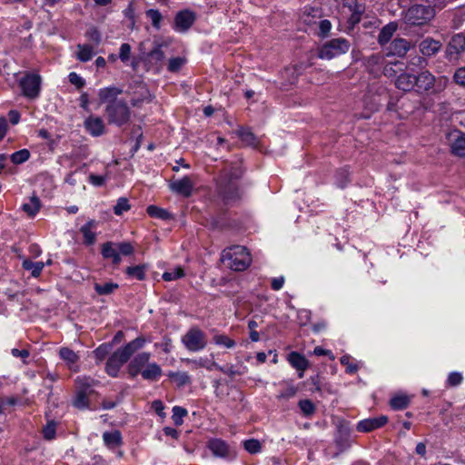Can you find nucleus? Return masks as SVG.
<instances>
[{
  "instance_id": "nucleus-1",
  "label": "nucleus",
  "mask_w": 465,
  "mask_h": 465,
  "mask_svg": "<svg viewBox=\"0 0 465 465\" xmlns=\"http://www.w3.org/2000/svg\"><path fill=\"white\" fill-rule=\"evenodd\" d=\"M123 94V89L116 86L101 88L98 97L101 104H106L104 113L109 124L123 126L131 119V110L124 99L118 96Z\"/></svg>"
},
{
  "instance_id": "nucleus-2",
  "label": "nucleus",
  "mask_w": 465,
  "mask_h": 465,
  "mask_svg": "<svg viewBox=\"0 0 465 465\" xmlns=\"http://www.w3.org/2000/svg\"><path fill=\"white\" fill-rule=\"evenodd\" d=\"M145 344V340L143 337H138L130 342H128L124 347L118 349L114 354L107 360L105 370L106 372L112 376L115 377L118 374L121 367L128 361L130 357L139 349H142Z\"/></svg>"
},
{
  "instance_id": "nucleus-3",
  "label": "nucleus",
  "mask_w": 465,
  "mask_h": 465,
  "mask_svg": "<svg viewBox=\"0 0 465 465\" xmlns=\"http://www.w3.org/2000/svg\"><path fill=\"white\" fill-rule=\"evenodd\" d=\"M251 255L244 246L234 245L223 251L221 262L235 272L244 271L251 263Z\"/></svg>"
},
{
  "instance_id": "nucleus-4",
  "label": "nucleus",
  "mask_w": 465,
  "mask_h": 465,
  "mask_svg": "<svg viewBox=\"0 0 465 465\" xmlns=\"http://www.w3.org/2000/svg\"><path fill=\"white\" fill-rule=\"evenodd\" d=\"M239 177V173L233 168L223 171L218 181V186L224 198L233 200L238 197L237 180Z\"/></svg>"
},
{
  "instance_id": "nucleus-5",
  "label": "nucleus",
  "mask_w": 465,
  "mask_h": 465,
  "mask_svg": "<svg viewBox=\"0 0 465 465\" xmlns=\"http://www.w3.org/2000/svg\"><path fill=\"white\" fill-rule=\"evenodd\" d=\"M96 381L90 377H77L75 380L76 394L74 400V406L77 409H87L89 407V396L94 392V386Z\"/></svg>"
},
{
  "instance_id": "nucleus-6",
  "label": "nucleus",
  "mask_w": 465,
  "mask_h": 465,
  "mask_svg": "<svg viewBox=\"0 0 465 465\" xmlns=\"http://www.w3.org/2000/svg\"><path fill=\"white\" fill-rule=\"evenodd\" d=\"M351 44L345 38H335L326 42L320 49L318 56L321 59L331 60L334 57L346 54Z\"/></svg>"
},
{
  "instance_id": "nucleus-7",
  "label": "nucleus",
  "mask_w": 465,
  "mask_h": 465,
  "mask_svg": "<svg viewBox=\"0 0 465 465\" xmlns=\"http://www.w3.org/2000/svg\"><path fill=\"white\" fill-rule=\"evenodd\" d=\"M435 16V11L431 6L414 5L411 6L404 16L406 23L413 25H424Z\"/></svg>"
},
{
  "instance_id": "nucleus-8",
  "label": "nucleus",
  "mask_w": 465,
  "mask_h": 465,
  "mask_svg": "<svg viewBox=\"0 0 465 465\" xmlns=\"http://www.w3.org/2000/svg\"><path fill=\"white\" fill-rule=\"evenodd\" d=\"M363 10L358 0H342L339 7L340 19L353 26L360 22Z\"/></svg>"
},
{
  "instance_id": "nucleus-9",
  "label": "nucleus",
  "mask_w": 465,
  "mask_h": 465,
  "mask_svg": "<svg viewBox=\"0 0 465 465\" xmlns=\"http://www.w3.org/2000/svg\"><path fill=\"white\" fill-rule=\"evenodd\" d=\"M42 78L38 74L26 73L20 80L22 94L28 99H36L41 91Z\"/></svg>"
},
{
  "instance_id": "nucleus-10",
  "label": "nucleus",
  "mask_w": 465,
  "mask_h": 465,
  "mask_svg": "<svg viewBox=\"0 0 465 465\" xmlns=\"http://www.w3.org/2000/svg\"><path fill=\"white\" fill-rule=\"evenodd\" d=\"M184 347L193 352L203 350L207 345L206 334L197 327H193L182 337Z\"/></svg>"
},
{
  "instance_id": "nucleus-11",
  "label": "nucleus",
  "mask_w": 465,
  "mask_h": 465,
  "mask_svg": "<svg viewBox=\"0 0 465 465\" xmlns=\"http://www.w3.org/2000/svg\"><path fill=\"white\" fill-rule=\"evenodd\" d=\"M208 448L214 456L219 458L231 460L236 456L234 448L221 439L210 440L208 441Z\"/></svg>"
},
{
  "instance_id": "nucleus-12",
  "label": "nucleus",
  "mask_w": 465,
  "mask_h": 465,
  "mask_svg": "<svg viewBox=\"0 0 465 465\" xmlns=\"http://www.w3.org/2000/svg\"><path fill=\"white\" fill-rule=\"evenodd\" d=\"M196 20L194 12L184 9L178 12L174 17L173 29L179 33L187 32Z\"/></svg>"
},
{
  "instance_id": "nucleus-13",
  "label": "nucleus",
  "mask_w": 465,
  "mask_h": 465,
  "mask_svg": "<svg viewBox=\"0 0 465 465\" xmlns=\"http://www.w3.org/2000/svg\"><path fill=\"white\" fill-rule=\"evenodd\" d=\"M416 91L417 92H437L440 88H437L436 77L429 71L425 70L416 75Z\"/></svg>"
},
{
  "instance_id": "nucleus-14",
  "label": "nucleus",
  "mask_w": 465,
  "mask_h": 465,
  "mask_svg": "<svg viewBox=\"0 0 465 465\" xmlns=\"http://www.w3.org/2000/svg\"><path fill=\"white\" fill-rule=\"evenodd\" d=\"M448 141L453 154L465 157V134L455 130L448 134Z\"/></svg>"
},
{
  "instance_id": "nucleus-15",
  "label": "nucleus",
  "mask_w": 465,
  "mask_h": 465,
  "mask_svg": "<svg viewBox=\"0 0 465 465\" xmlns=\"http://www.w3.org/2000/svg\"><path fill=\"white\" fill-rule=\"evenodd\" d=\"M194 187V183L189 176H184L182 179L172 181L169 188L172 192L183 197L192 195Z\"/></svg>"
},
{
  "instance_id": "nucleus-16",
  "label": "nucleus",
  "mask_w": 465,
  "mask_h": 465,
  "mask_svg": "<svg viewBox=\"0 0 465 465\" xmlns=\"http://www.w3.org/2000/svg\"><path fill=\"white\" fill-rule=\"evenodd\" d=\"M151 353L150 352H141L138 353L129 363L128 365V372L132 377H136L138 374L146 368V366L150 363Z\"/></svg>"
},
{
  "instance_id": "nucleus-17",
  "label": "nucleus",
  "mask_w": 465,
  "mask_h": 465,
  "mask_svg": "<svg viewBox=\"0 0 465 465\" xmlns=\"http://www.w3.org/2000/svg\"><path fill=\"white\" fill-rule=\"evenodd\" d=\"M84 126L85 130L94 137L101 136L105 131V125L103 119L95 115L88 116L84 123Z\"/></svg>"
},
{
  "instance_id": "nucleus-18",
  "label": "nucleus",
  "mask_w": 465,
  "mask_h": 465,
  "mask_svg": "<svg viewBox=\"0 0 465 465\" xmlns=\"http://www.w3.org/2000/svg\"><path fill=\"white\" fill-rule=\"evenodd\" d=\"M387 421L388 418L383 415L380 417L365 419L357 424V430L361 432H370L373 430L384 426Z\"/></svg>"
},
{
  "instance_id": "nucleus-19",
  "label": "nucleus",
  "mask_w": 465,
  "mask_h": 465,
  "mask_svg": "<svg viewBox=\"0 0 465 465\" xmlns=\"http://www.w3.org/2000/svg\"><path fill=\"white\" fill-rule=\"evenodd\" d=\"M410 47L411 45L406 39L396 38L386 48V55L404 56L406 53L410 50Z\"/></svg>"
},
{
  "instance_id": "nucleus-20",
  "label": "nucleus",
  "mask_w": 465,
  "mask_h": 465,
  "mask_svg": "<svg viewBox=\"0 0 465 465\" xmlns=\"http://www.w3.org/2000/svg\"><path fill=\"white\" fill-rule=\"evenodd\" d=\"M101 253L104 259H111L114 266H118L122 262V258L119 255V251L117 249L116 242H104L102 245Z\"/></svg>"
},
{
  "instance_id": "nucleus-21",
  "label": "nucleus",
  "mask_w": 465,
  "mask_h": 465,
  "mask_svg": "<svg viewBox=\"0 0 465 465\" xmlns=\"http://www.w3.org/2000/svg\"><path fill=\"white\" fill-rule=\"evenodd\" d=\"M415 81H416V75H413L409 73H405L403 71L397 77V79L395 81V85L400 90H402L404 92H410L414 87H416Z\"/></svg>"
},
{
  "instance_id": "nucleus-22",
  "label": "nucleus",
  "mask_w": 465,
  "mask_h": 465,
  "mask_svg": "<svg viewBox=\"0 0 465 465\" xmlns=\"http://www.w3.org/2000/svg\"><path fill=\"white\" fill-rule=\"evenodd\" d=\"M288 361L293 368L300 371L299 378H302L304 371L309 366L306 358L299 352L292 351L288 355Z\"/></svg>"
},
{
  "instance_id": "nucleus-23",
  "label": "nucleus",
  "mask_w": 465,
  "mask_h": 465,
  "mask_svg": "<svg viewBox=\"0 0 465 465\" xmlns=\"http://www.w3.org/2000/svg\"><path fill=\"white\" fill-rule=\"evenodd\" d=\"M59 356L70 370H73L74 371H78L75 364L79 361V356L76 352L67 347H62L59 350Z\"/></svg>"
},
{
  "instance_id": "nucleus-24",
  "label": "nucleus",
  "mask_w": 465,
  "mask_h": 465,
  "mask_svg": "<svg viewBox=\"0 0 465 465\" xmlns=\"http://www.w3.org/2000/svg\"><path fill=\"white\" fill-rule=\"evenodd\" d=\"M441 44L432 38H426L422 40L419 45L420 51L422 54L430 56L440 51Z\"/></svg>"
},
{
  "instance_id": "nucleus-25",
  "label": "nucleus",
  "mask_w": 465,
  "mask_h": 465,
  "mask_svg": "<svg viewBox=\"0 0 465 465\" xmlns=\"http://www.w3.org/2000/svg\"><path fill=\"white\" fill-rule=\"evenodd\" d=\"M163 371L156 362H150L141 372L142 377L146 381H155L162 376Z\"/></svg>"
},
{
  "instance_id": "nucleus-26",
  "label": "nucleus",
  "mask_w": 465,
  "mask_h": 465,
  "mask_svg": "<svg viewBox=\"0 0 465 465\" xmlns=\"http://www.w3.org/2000/svg\"><path fill=\"white\" fill-rule=\"evenodd\" d=\"M104 444L109 449H115L123 444L122 435L119 430L105 431L103 433Z\"/></svg>"
},
{
  "instance_id": "nucleus-27",
  "label": "nucleus",
  "mask_w": 465,
  "mask_h": 465,
  "mask_svg": "<svg viewBox=\"0 0 465 465\" xmlns=\"http://www.w3.org/2000/svg\"><path fill=\"white\" fill-rule=\"evenodd\" d=\"M398 25L396 23H389L385 26H383L379 34L378 42L380 45H384L388 44L394 33L396 32Z\"/></svg>"
},
{
  "instance_id": "nucleus-28",
  "label": "nucleus",
  "mask_w": 465,
  "mask_h": 465,
  "mask_svg": "<svg viewBox=\"0 0 465 465\" xmlns=\"http://www.w3.org/2000/svg\"><path fill=\"white\" fill-rule=\"evenodd\" d=\"M405 70V64L401 61L388 62L383 67V74L387 77H395L398 73Z\"/></svg>"
},
{
  "instance_id": "nucleus-29",
  "label": "nucleus",
  "mask_w": 465,
  "mask_h": 465,
  "mask_svg": "<svg viewBox=\"0 0 465 465\" xmlns=\"http://www.w3.org/2000/svg\"><path fill=\"white\" fill-rule=\"evenodd\" d=\"M465 51V36L464 35L458 34L452 36L449 44V52L450 54H459Z\"/></svg>"
},
{
  "instance_id": "nucleus-30",
  "label": "nucleus",
  "mask_w": 465,
  "mask_h": 465,
  "mask_svg": "<svg viewBox=\"0 0 465 465\" xmlns=\"http://www.w3.org/2000/svg\"><path fill=\"white\" fill-rule=\"evenodd\" d=\"M45 263L43 262H32L31 260L25 259L22 263L23 269L31 272V275L35 278L38 277L43 269Z\"/></svg>"
},
{
  "instance_id": "nucleus-31",
  "label": "nucleus",
  "mask_w": 465,
  "mask_h": 465,
  "mask_svg": "<svg viewBox=\"0 0 465 465\" xmlns=\"http://www.w3.org/2000/svg\"><path fill=\"white\" fill-rule=\"evenodd\" d=\"M77 49V58L81 62L90 61L95 54L94 46L90 45H78Z\"/></svg>"
},
{
  "instance_id": "nucleus-32",
  "label": "nucleus",
  "mask_w": 465,
  "mask_h": 465,
  "mask_svg": "<svg viewBox=\"0 0 465 465\" xmlns=\"http://www.w3.org/2000/svg\"><path fill=\"white\" fill-rule=\"evenodd\" d=\"M168 377L179 387L184 386L191 382V378L185 371H170L168 373Z\"/></svg>"
},
{
  "instance_id": "nucleus-33",
  "label": "nucleus",
  "mask_w": 465,
  "mask_h": 465,
  "mask_svg": "<svg viewBox=\"0 0 465 465\" xmlns=\"http://www.w3.org/2000/svg\"><path fill=\"white\" fill-rule=\"evenodd\" d=\"M22 208L29 216L33 217L40 209V201L36 196H32L28 203L23 204Z\"/></svg>"
},
{
  "instance_id": "nucleus-34",
  "label": "nucleus",
  "mask_w": 465,
  "mask_h": 465,
  "mask_svg": "<svg viewBox=\"0 0 465 465\" xmlns=\"http://www.w3.org/2000/svg\"><path fill=\"white\" fill-rule=\"evenodd\" d=\"M238 135L246 145L255 146L257 144L256 137L250 128H241L238 130Z\"/></svg>"
},
{
  "instance_id": "nucleus-35",
  "label": "nucleus",
  "mask_w": 465,
  "mask_h": 465,
  "mask_svg": "<svg viewBox=\"0 0 465 465\" xmlns=\"http://www.w3.org/2000/svg\"><path fill=\"white\" fill-rule=\"evenodd\" d=\"M213 341L220 347L232 349L235 346V341L225 334L217 333L213 335Z\"/></svg>"
},
{
  "instance_id": "nucleus-36",
  "label": "nucleus",
  "mask_w": 465,
  "mask_h": 465,
  "mask_svg": "<svg viewBox=\"0 0 465 465\" xmlns=\"http://www.w3.org/2000/svg\"><path fill=\"white\" fill-rule=\"evenodd\" d=\"M391 406L394 410H403L408 407L410 398L405 394L395 395L391 400Z\"/></svg>"
},
{
  "instance_id": "nucleus-37",
  "label": "nucleus",
  "mask_w": 465,
  "mask_h": 465,
  "mask_svg": "<svg viewBox=\"0 0 465 465\" xmlns=\"http://www.w3.org/2000/svg\"><path fill=\"white\" fill-rule=\"evenodd\" d=\"M145 15L152 22V25L154 29L159 30L162 26V21L163 19L162 14L157 9H148L145 11Z\"/></svg>"
},
{
  "instance_id": "nucleus-38",
  "label": "nucleus",
  "mask_w": 465,
  "mask_h": 465,
  "mask_svg": "<svg viewBox=\"0 0 465 465\" xmlns=\"http://www.w3.org/2000/svg\"><path fill=\"white\" fill-rule=\"evenodd\" d=\"M119 285L114 282H105V283H94V290L99 295H108L113 293L116 289H118Z\"/></svg>"
},
{
  "instance_id": "nucleus-39",
  "label": "nucleus",
  "mask_w": 465,
  "mask_h": 465,
  "mask_svg": "<svg viewBox=\"0 0 465 465\" xmlns=\"http://www.w3.org/2000/svg\"><path fill=\"white\" fill-rule=\"evenodd\" d=\"M147 213L151 217H155L162 220H169L172 217L171 213L168 211L159 208L155 205H149L147 207Z\"/></svg>"
},
{
  "instance_id": "nucleus-40",
  "label": "nucleus",
  "mask_w": 465,
  "mask_h": 465,
  "mask_svg": "<svg viewBox=\"0 0 465 465\" xmlns=\"http://www.w3.org/2000/svg\"><path fill=\"white\" fill-rule=\"evenodd\" d=\"M125 272L130 278L142 281L145 277V265L127 267Z\"/></svg>"
},
{
  "instance_id": "nucleus-41",
  "label": "nucleus",
  "mask_w": 465,
  "mask_h": 465,
  "mask_svg": "<svg viewBox=\"0 0 465 465\" xmlns=\"http://www.w3.org/2000/svg\"><path fill=\"white\" fill-rule=\"evenodd\" d=\"M93 223V222H89L81 228L86 244H93L95 241V233L92 231Z\"/></svg>"
},
{
  "instance_id": "nucleus-42",
  "label": "nucleus",
  "mask_w": 465,
  "mask_h": 465,
  "mask_svg": "<svg viewBox=\"0 0 465 465\" xmlns=\"http://www.w3.org/2000/svg\"><path fill=\"white\" fill-rule=\"evenodd\" d=\"M188 414L186 409L180 407V406H174L173 408V416L172 419L173 420V423L177 426H180L183 422V418Z\"/></svg>"
},
{
  "instance_id": "nucleus-43",
  "label": "nucleus",
  "mask_w": 465,
  "mask_h": 465,
  "mask_svg": "<svg viewBox=\"0 0 465 465\" xmlns=\"http://www.w3.org/2000/svg\"><path fill=\"white\" fill-rule=\"evenodd\" d=\"M30 157V153L27 149H22L20 151L15 152L11 154V161L15 164H21L27 161Z\"/></svg>"
},
{
  "instance_id": "nucleus-44",
  "label": "nucleus",
  "mask_w": 465,
  "mask_h": 465,
  "mask_svg": "<svg viewBox=\"0 0 465 465\" xmlns=\"http://www.w3.org/2000/svg\"><path fill=\"white\" fill-rule=\"evenodd\" d=\"M213 368L223 372L224 374L231 376V377H234L236 375L241 374V371L238 369H236L234 366H232V365L231 366H229V365L220 366L216 362L212 361V370Z\"/></svg>"
},
{
  "instance_id": "nucleus-45",
  "label": "nucleus",
  "mask_w": 465,
  "mask_h": 465,
  "mask_svg": "<svg viewBox=\"0 0 465 465\" xmlns=\"http://www.w3.org/2000/svg\"><path fill=\"white\" fill-rule=\"evenodd\" d=\"M184 275L183 270L182 267H176L173 270L164 272L163 274V279L166 282L174 281L179 279Z\"/></svg>"
},
{
  "instance_id": "nucleus-46",
  "label": "nucleus",
  "mask_w": 465,
  "mask_h": 465,
  "mask_svg": "<svg viewBox=\"0 0 465 465\" xmlns=\"http://www.w3.org/2000/svg\"><path fill=\"white\" fill-rule=\"evenodd\" d=\"M182 361L187 363L188 365H191L193 369L205 367L210 371L212 370V362L208 364V361L203 358H200L198 360L183 359Z\"/></svg>"
},
{
  "instance_id": "nucleus-47",
  "label": "nucleus",
  "mask_w": 465,
  "mask_h": 465,
  "mask_svg": "<svg viewBox=\"0 0 465 465\" xmlns=\"http://www.w3.org/2000/svg\"><path fill=\"white\" fill-rule=\"evenodd\" d=\"M299 407L302 411V412L305 416H311L315 411V406L310 400H302L299 401Z\"/></svg>"
},
{
  "instance_id": "nucleus-48",
  "label": "nucleus",
  "mask_w": 465,
  "mask_h": 465,
  "mask_svg": "<svg viewBox=\"0 0 465 465\" xmlns=\"http://www.w3.org/2000/svg\"><path fill=\"white\" fill-rule=\"evenodd\" d=\"M119 255L129 256L134 252V246L128 242H116Z\"/></svg>"
},
{
  "instance_id": "nucleus-49",
  "label": "nucleus",
  "mask_w": 465,
  "mask_h": 465,
  "mask_svg": "<svg viewBox=\"0 0 465 465\" xmlns=\"http://www.w3.org/2000/svg\"><path fill=\"white\" fill-rule=\"evenodd\" d=\"M244 449L253 454L258 453L261 450V443L258 440L251 439L244 441Z\"/></svg>"
},
{
  "instance_id": "nucleus-50",
  "label": "nucleus",
  "mask_w": 465,
  "mask_h": 465,
  "mask_svg": "<svg viewBox=\"0 0 465 465\" xmlns=\"http://www.w3.org/2000/svg\"><path fill=\"white\" fill-rule=\"evenodd\" d=\"M130 209L129 202L126 198H120L117 201V203L114 207V213L116 215H121L124 212H126Z\"/></svg>"
},
{
  "instance_id": "nucleus-51",
  "label": "nucleus",
  "mask_w": 465,
  "mask_h": 465,
  "mask_svg": "<svg viewBox=\"0 0 465 465\" xmlns=\"http://www.w3.org/2000/svg\"><path fill=\"white\" fill-rule=\"evenodd\" d=\"M149 57L152 61H155L156 63L163 61L164 58V53L162 50V45H156L149 53Z\"/></svg>"
},
{
  "instance_id": "nucleus-52",
  "label": "nucleus",
  "mask_w": 465,
  "mask_h": 465,
  "mask_svg": "<svg viewBox=\"0 0 465 465\" xmlns=\"http://www.w3.org/2000/svg\"><path fill=\"white\" fill-rule=\"evenodd\" d=\"M131 45L127 43L122 44L119 51V58L122 62L125 63L129 60L131 55Z\"/></svg>"
},
{
  "instance_id": "nucleus-53",
  "label": "nucleus",
  "mask_w": 465,
  "mask_h": 465,
  "mask_svg": "<svg viewBox=\"0 0 465 465\" xmlns=\"http://www.w3.org/2000/svg\"><path fill=\"white\" fill-rule=\"evenodd\" d=\"M259 323L256 321L251 320L248 322L250 329V338L252 341H258L260 340V333L256 331Z\"/></svg>"
},
{
  "instance_id": "nucleus-54",
  "label": "nucleus",
  "mask_w": 465,
  "mask_h": 465,
  "mask_svg": "<svg viewBox=\"0 0 465 465\" xmlns=\"http://www.w3.org/2000/svg\"><path fill=\"white\" fill-rule=\"evenodd\" d=\"M184 64V59L182 57H173L170 59L168 64V70L171 72L178 71Z\"/></svg>"
},
{
  "instance_id": "nucleus-55",
  "label": "nucleus",
  "mask_w": 465,
  "mask_h": 465,
  "mask_svg": "<svg viewBox=\"0 0 465 465\" xmlns=\"http://www.w3.org/2000/svg\"><path fill=\"white\" fill-rule=\"evenodd\" d=\"M68 78L69 82L77 88H82L85 84V81L74 72L70 73Z\"/></svg>"
},
{
  "instance_id": "nucleus-56",
  "label": "nucleus",
  "mask_w": 465,
  "mask_h": 465,
  "mask_svg": "<svg viewBox=\"0 0 465 465\" xmlns=\"http://www.w3.org/2000/svg\"><path fill=\"white\" fill-rule=\"evenodd\" d=\"M463 377L460 372H450L448 377V384L450 386H458L462 382Z\"/></svg>"
},
{
  "instance_id": "nucleus-57",
  "label": "nucleus",
  "mask_w": 465,
  "mask_h": 465,
  "mask_svg": "<svg viewBox=\"0 0 465 465\" xmlns=\"http://www.w3.org/2000/svg\"><path fill=\"white\" fill-rule=\"evenodd\" d=\"M43 434L45 439L53 440L55 436V424L54 422H49L44 429Z\"/></svg>"
},
{
  "instance_id": "nucleus-58",
  "label": "nucleus",
  "mask_w": 465,
  "mask_h": 465,
  "mask_svg": "<svg viewBox=\"0 0 465 465\" xmlns=\"http://www.w3.org/2000/svg\"><path fill=\"white\" fill-rule=\"evenodd\" d=\"M319 29L321 36L324 37L330 33L331 29V23L326 19L322 20L319 23Z\"/></svg>"
},
{
  "instance_id": "nucleus-59",
  "label": "nucleus",
  "mask_w": 465,
  "mask_h": 465,
  "mask_svg": "<svg viewBox=\"0 0 465 465\" xmlns=\"http://www.w3.org/2000/svg\"><path fill=\"white\" fill-rule=\"evenodd\" d=\"M454 81L456 84L465 86V67L457 69L454 74Z\"/></svg>"
},
{
  "instance_id": "nucleus-60",
  "label": "nucleus",
  "mask_w": 465,
  "mask_h": 465,
  "mask_svg": "<svg viewBox=\"0 0 465 465\" xmlns=\"http://www.w3.org/2000/svg\"><path fill=\"white\" fill-rule=\"evenodd\" d=\"M350 358L349 356L345 355L341 358V363L347 366V372L349 373H354L357 371L358 368L356 365L351 364L349 362Z\"/></svg>"
},
{
  "instance_id": "nucleus-61",
  "label": "nucleus",
  "mask_w": 465,
  "mask_h": 465,
  "mask_svg": "<svg viewBox=\"0 0 465 465\" xmlns=\"http://www.w3.org/2000/svg\"><path fill=\"white\" fill-rule=\"evenodd\" d=\"M89 181L90 183L94 186H101L105 182V177L102 175H96V174H90L89 175Z\"/></svg>"
},
{
  "instance_id": "nucleus-62",
  "label": "nucleus",
  "mask_w": 465,
  "mask_h": 465,
  "mask_svg": "<svg viewBox=\"0 0 465 465\" xmlns=\"http://www.w3.org/2000/svg\"><path fill=\"white\" fill-rule=\"evenodd\" d=\"M87 36L93 41L94 42V44L96 45H98L101 42V35L100 33L94 29V28H92L90 29L88 32H87Z\"/></svg>"
},
{
  "instance_id": "nucleus-63",
  "label": "nucleus",
  "mask_w": 465,
  "mask_h": 465,
  "mask_svg": "<svg viewBox=\"0 0 465 465\" xmlns=\"http://www.w3.org/2000/svg\"><path fill=\"white\" fill-rule=\"evenodd\" d=\"M11 354L15 358H22L24 361L28 358L29 356V351L28 350H18V349H12Z\"/></svg>"
},
{
  "instance_id": "nucleus-64",
  "label": "nucleus",
  "mask_w": 465,
  "mask_h": 465,
  "mask_svg": "<svg viewBox=\"0 0 465 465\" xmlns=\"http://www.w3.org/2000/svg\"><path fill=\"white\" fill-rule=\"evenodd\" d=\"M152 408L159 416L163 417L165 415L163 412L164 406L161 401H153L152 403Z\"/></svg>"
}]
</instances>
